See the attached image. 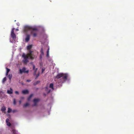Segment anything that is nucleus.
I'll list each match as a JSON object with an SVG mask.
<instances>
[{"instance_id":"nucleus-28","label":"nucleus","mask_w":134,"mask_h":134,"mask_svg":"<svg viewBox=\"0 0 134 134\" xmlns=\"http://www.w3.org/2000/svg\"><path fill=\"white\" fill-rule=\"evenodd\" d=\"M31 81V80H26V82H30Z\"/></svg>"},{"instance_id":"nucleus-31","label":"nucleus","mask_w":134,"mask_h":134,"mask_svg":"<svg viewBox=\"0 0 134 134\" xmlns=\"http://www.w3.org/2000/svg\"><path fill=\"white\" fill-rule=\"evenodd\" d=\"M21 100H20L19 101V104H21Z\"/></svg>"},{"instance_id":"nucleus-22","label":"nucleus","mask_w":134,"mask_h":134,"mask_svg":"<svg viewBox=\"0 0 134 134\" xmlns=\"http://www.w3.org/2000/svg\"><path fill=\"white\" fill-rule=\"evenodd\" d=\"M40 81H37L36 82L34 83V85H37V84H38V83H40Z\"/></svg>"},{"instance_id":"nucleus-19","label":"nucleus","mask_w":134,"mask_h":134,"mask_svg":"<svg viewBox=\"0 0 134 134\" xmlns=\"http://www.w3.org/2000/svg\"><path fill=\"white\" fill-rule=\"evenodd\" d=\"M6 110L5 108V107H3L1 108V111H4Z\"/></svg>"},{"instance_id":"nucleus-9","label":"nucleus","mask_w":134,"mask_h":134,"mask_svg":"<svg viewBox=\"0 0 134 134\" xmlns=\"http://www.w3.org/2000/svg\"><path fill=\"white\" fill-rule=\"evenodd\" d=\"M22 93L24 94H28L29 93V91L27 90H24L22 91Z\"/></svg>"},{"instance_id":"nucleus-20","label":"nucleus","mask_w":134,"mask_h":134,"mask_svg":"<svg viewBox=\"0 0 134 134\" xmlns=\"http://www.w3.org/2000/svg\"><path fill=\"white\" fill-rule=\"evenodd\" d=\"M29 105V104L28 103H27L24 104V107H26L28 106Z\"/></svg>"},{"instance_id":"nucleus-36","label":"nucleus","mask_w":134,"mask_h":134,"mask_svg":"<svg viewBox=\"0 0 134 134\" xmlns=\"http://www.w3.org/2000/svg\"><path fill=\"white\" fill-rule=\"evenodd\" d=\"M39 76V74H38L37 76V77Z\"/></svg>"},{"instance_id":"nucleus-29","label":"nucleus","mask_w":134,"mask_h":134,"mask_svg":"<svg viewBox=\"0 0 134 134\" xmlns=\"http://www.w3.org/2000/svg\"><path fill=\"white\" fill-rule=\"evenodd\" d=\"M49 56V53H47L46 55V57H48Z\"/></svg>"},{"instance_id":"nucleus-16","label":"nucleus","mask_w":134,"mask_h":134,"mask_svg":"<svg viewBox=\"0 0 134 134\" xmlns=\"http://www.w3.org/2000/svg\"><path fill=\"white\" fill-rule=\"evenodd\" d=\"M33 70L35 71L34 74H36V72L37 70V68L35 69V66L34 65H33Z\"/></svg>"},{"instance_id":"nucleus-34","label":"nucleus","mask_w":134,"mask_h":134,"mask_svg":"<svg viewBox=\"0 0 134 134\" xmlns=\"http://www.w3.org/2000/svg\"><path fill=\"white\" fill-rule=\"evenodd\" d=\"M50 91H51V90H49L48 91V93H50Z\"/></svg>"},{"instance_id":"nucleus-17","label":"nucleus","mask_w":134,"mask_h":134,"mask_svg":"<svg viewBox=\"0 0 134 134\" xmlns=\"http://www.w3.org/2000/svg\"><path fill=\"white\" fill-rule=\"evenodd\" d=\"M33 96V95L32 94H31L28 98V100L29 101L30 100Z\"/></svg>"},{"instance_id":"nucleus-3","label":"nucleus","mask_w":134,"mask_h":134,"mask_svg":"<svg viewBox=\"0 0 134 134\" xmlns=\"http://www.w3.org/2000/svg\"><path fill=\"white\" fill-rule=\"evenodd\" d=\"M33 29L30 26H25L24 27V31L25 33H26L28 31H31Z\"/></svg>"},{"instance_id":"nucleus-32","label":"nucleus","mask_w":134,"mask_h":134,"mask_svg":"<svg viewBox=\"0 0 134 134\" xmlns=\"http://www.w3.org/2000/svg\"><path fill=\"white\" fill-rule=\"evenodd\" d=\"M20 98L21 99H24V97H21Z\"/></svg>"},{"instance_id":"nucleus-8","label":"nucleus","mask_w":134,"mask_h":134,"mask_svg":"<svg viewBox=\"0 0 134 134\" xmlns=\"http://www.w3.org/2000/svg\"><path fill=\"white\" fill-rule=\"evenodd\" d=\"M30 39V36L29 35H27L26 37L25 38V41L26 42H28L29 40Z\"/></svg>"},{"instance_id":"nucleus-33","label":"nucleus","mask_w":134,"mask_h":134,"mask_svg":"<svg viewBox=\"0 0 134 134\" xmlns=\"http://www.w3.org/2000/svg\"><path fill=\"white\" fill-rule=\"evenodd\" d=\"M16 111L15 110H13V111H12V112L13 113H14L15 112H16Z\"/></svg>"},{"instance_id":"nucleus-10","label":"nucleus","mask_w":134,"mask_h":134,"mask_svg":"<svg viewBox=\"0 0 134 134\" xmlns=\"http://www.w3.org/2000/svg\"><path fill=\"white\" fill-rule=\"evenodd\" d=\"M10 90H8L7 91V93L9 94H12L13 93V90L11 88H10Z\"/></svg>"},{"instance_id":"nucleus-21","label":"nucleus","mask_w":134,"mask_h":134,"mask_svg":"<svg viewBox=\"0 0 134 134\" xmlns=\"http://www.w3.org/2000/svg\"><path fill=\"white\" fill-rule=\"evenodd\" d=\"M12 111V109L10 108H8V110L7 111V112L8 113H10Z\"/></svg>"},{"instance_id":"nucleus-37","label":"nucleus","mask_w":134,"mask_h":134,"mask_svg":"<svg viewBox=\"0 0 134 134\" xmlns=\"http://www.w3.org/2000/svg\"><path fill=\"white\" fill-rule=\"evenodd\" d=\"M16 30H17V31H18V29H16Z\"/></svg>"},{"instance_id":"nucleus-26","label":"nucleus","mask_w":134,"mask_h":134,"mask_svg":"<svg viewBox=\"0 0 134 134\" xmlns=\"http://www.w3.org/2000/svg\"><path fill=\"white\" fill-rule=\"evenodd\" d=\"M15 93L17 94H19V92L18 91H16L15 92Z\"/></svg>"},{"instance_id":"nucleus-30","label":"nucleus","mask_w":134,"mask_h":134,"mask_svg":"<svg viewBox=\"0 0 134 134\" xmlns=\"http://www.w3.org/2000/svg\"><path fill=\"white\" fill-rule=\"evenodd\" d=\"M45 70V69H42V72L43 73Z\"/></svg>"},{"instance_id":"nucleus-5","label":"nucleus","mask_w":134,"mask_h":134,"mask_svg":"<svg viewBox=\"0 0 134 134\" xmlns=\"http://www.w3.org/2000/svg\"><path fill=\"white\" fill-rule=\"evenodd\" d=\"M14 29H15L14 28H13L12 29L11 33V36L14 40H15L16 39V35L14 33Z\"/></svg>"},{"instance_id":"nucleus-23","label":"nucleus","mask_w":134,"mask_h":134,"mask_svg":"<svg viewBox=\"0 0 134 134\" xmlns=\"http://www.w3.org/2000/svg\"><path fill=\"white\" fill-rule=\"evenodd\" d=\"M13 104L14 105H15L16 104V101L15 99L13 100Z\"/></svg>"},{"instance_id":"nucleus-24","label":"nucleus","mask_w":134,"mask_h":134,"mask_svg":"<svg viewBox=\"0 0 134 134\" xmlns=\"http://www.w3.org/2000/svg\"><path fill=\"white\" fill-rule=\"evenodd\" d=\"M7 125L9 126H10L11 125V124L10 122H8L7 123Z\"/></svg>"},{"instance_id":"nucleus-2","label":"nucleus","mask_w":134,"mask_h":134,"mask_svg":"<svg viewBox=\"0 0 134 134\" xmlns=\"http://www.w3.org/2000/svg\"><path fill=\"white\" fill-rule=\"evenodd\" d=\"M68 75L67 74H63L60 73L58 74L55 77V78L57 79H59L62 77V78L60 79L59 81V83H63L65 80L67 79Z\"/></svg>"},{"instance_id":"nucleus-7","label":"nucleus","mask_w":134,"mask_h":134,"mask_svg":"<svg viewBox=\"0 0 134 134\" xmlns=\"http://www.w3.org/2000/svg\"><path fill=\"white\" fill-rule=\"evenodd\" d=\"M38 99H35L33 100L34 104L33 105V106H36L37 105V103L39 101Z\"/></svg>"},{"instance_id":"nucleus-18","label":"nucleus","mask_w":134,"mask_h":134,"mask_svg":"<svg viewBox=\"0 0 134 134\" xmlns=\"http://www.w3.org/2000/svg\"><path fill=\"white\" fill-rule=\"evenodd\" d=\"M7 78L6 77H4L2 80V82L3 83H4L6 80Z\"/></svg>"},{"instance_id":"nucleus-27","label":"nucleus","mask_w":134,"mask_h":134,"mask_svg":"<svg viewBox=\"0 0 134 134\" xmlns=\"http://www.w3.org/2000/svg\"><path fill=\"white\" fill-rule=\"evenodd\" d=\"M49 48H48L47 50V53H49Z\"/></svg>"},{"instance_id":"nucleus-14","label":"nucleus","mask_w":134,"mask_h":134,"mask_svg":"<svg viewBox=\"0 0 134 134\" xmlns=\"http://www.w3.org/2000/svg\"><path fill=\"white\" fill-rule=\"evenodd\" d=\"M49 87L50 88H51L53 90H54L53 84V83H51L49 85Z\"/></svg>"},{"instance_id":"nucleus-15","label":"nucleus","mask_w":134,"mask_h":134,"mask_svg":"<svg viewBox=\"0 0 134 134\" xmlns=\"http://www.w3.org/2000/svg\"><path fill=\"white\" fill-rule=\"evenodd\" d=\"M8 77L9 78V80H11V79L12 78V74H9L8 75Z\"/></svg>"},{"instance_id":"nucleus-35","label":"nucleus","mask_w":134,"mask_h":134,"mask_svg":"<svg viewBox=\"0 0 134 134\" xmlns=\"http://www.w3.org/2000/svg\"><path fill=\"white\" fill-rule=\"evenodd\" d=\"M46 89H48V87H46Z\"/></svg>"},{"instance_id":"nucleus-11","label":"nucleus","mask_w":134,"mask_h":134,"mask_svg":"<svg viewBox=\"0 0 134 134\" xmlns=\"http://www.w3.org/2000/svg\"><path fill=\"white\" fill-rule=\"evenodd\" d=\"M40 52H41V54L40 55V58H42V55H43L44 54V52H43V49L42 48L41 49Z\"/></svg>"},{"instance_id":"nucleus-12","label":"nucleus","mask_w":134,"mask_h":134,"mask_svg":"<svg viewBox=\"0 0 134 134\" xmlns=\"http://www.w3.org/2000/svg\"><path fill=\"white\" fill-rule=\"evenodd\" d=\"M12 131L13 134H18L17 131H16L15 129H13Z\"/></svg>"},{"instance_id":"nucleus-1","label":"nucleus","mask_w":134,"mask_h":134,"mask_svg":"<svg viewBox=\"0 0 134 134\" xmlns=\"http://www.w3.org/2000/svg\"><path fill=\"white\" fill-rule=\"evenodd\" d=\"M32 47L31 45H29L27 47V49L29 51V52L26 55L25 53H23L22 55V57L24 58V60L23 62L25 64H26L28 62V59L29 58L31 59H33L35 58V56L34 55L33 51L30 50Z\"/></svg>"},{"instance_id":"nucleus-4","label":"nucleus","mask_w":134,"mask_h":134,"mask_svg":"<svg viewBox=\"0 0 134 134\" xmlns=\"http://www.w3.org/2000/svg\"><path fill=\"white\" fill-rule=\"evenodd\" d=\"M37 29L36 28H33L32 30L31 31V35H33L34 37H36L37 35V33L35 32V31L37 30Z\"/></svg>"},{"instance_id":"nucleus-25","label":"nucleus","mask_w":134,"mask_h":134,"mask_svg":"<svg viewBox=\"0 0 134 134\" xmlns=\"http://www.w3.org/2000/svg\"><path fill=\"white\" fill-rule=\"evenodd\" d=\"M9 121V119L8 118H7L6 120V123H7L8 122V121Z\"/></svg>"},{"instance_id":"nucleus-6","label":"nucleus","mask_w":134,"mask_h":134,"mask_svg":"<svg viewBox=\"0 0 134 134\" xmlns=\"http://www.w3.org/2000/svg\"><path fill=\"white\" fill-rule=\"evenodd\" d=\"M26 68L25 67L21 69H20L19 71L20 73V74H22L23 72L28 73L29 72V71L28 70L26 71Z\"/></svg>"},{"instance_id":"nucleus-13","label":"nucleus","mask_w":134,"mask_h":134,"mask_svg":"<svg viewBox=\"0 0 134 134\" xmlns=\"http://www.w3.org/2000/svg\"><path fill=\"white\" fill-rule=\"evenodd\" d=\"M6 69L7 70V71L6 73V75L7 76L8 75L9 72L10 71V69L7 68H6Z\"/></svg>"}]
</instances>
